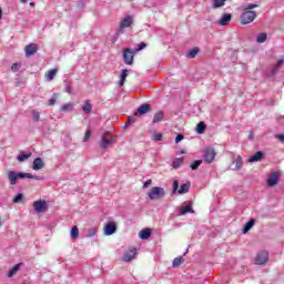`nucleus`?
I'll return each instance as SVG.
<instances>
[{
    "mask_svg": "<svg viewBox=\"0 0 284 284\" xmlns=\"http://www.w3.org/2000/svg\"><path fill=\"white\" fill-rule=\"evenodd\" d=\"M184 136L183 134H179L176 138H175V143H181V141H183Z\"/></svg>",
    "mask_w": 284,
    "mask_h": 284,
    "instance_id": "8fccbe9b",
    "label": "nucleus"
},
{
    "mask_svg": "<svg viewBox=\"0 0 284 284\" xmlns=\"http://www.w3.org/2000/svg\"><path fill=\"white\" fill-rule=\"evenodd\" d=\"M185 260H183V257H175L173 260V267H179V265L183 264Z\"/></svg>",
    "mask_w": 284,
    "mask_h": 284,
    "instance_id": "a19ab883",
    "label": "nucleus"
},
{
    "mask_svg": "<svg viewBox=\"0 0 284 284\" xmlns=\"http://www.w3.org/2000/svg\"><path fill=\"white\" fill-rule=\"evenodd\" d=\"M280 179H281V173L273 172L268 175L266 180V184L268 185V187H274L275 185H278Z\"/></svg>",
    "mask_w": 284,
    "mask_h": 284,
    "instance_id": "1a4fd4ad",
    "label": "nucleus"
},
{
    "mask_svg": "<svg viewBox=\"0 0 284 284\" xmlns=\"http://www.w3.org/2000/svg\"><path fill=\"white\" fill-rule=\"evenodd\" d=\"M30 6L34 7V2H30Z\"/></svg>",
    "mask_w": 284,
    "mask_h": 284,
    "instance_id": "13d9d810",
    "label": "nucleus"
},
{
    "mask_svg": "<svg viewBox=\"0 0 284 284\" xmlns=\"http://www.w3.org/2000/svg\"><path fill=\"white\" fill-rule=\"evenodd\" d=\"M225 1L227 0H213L212 8H214V10L217 8H223V6H225Z\"/></svg>",
    "mask_w": 284,
    "mask_h": 284,
    "instance_id": "7c9ffc66",
    "label": "nucleus"
},
{
    "mask_svg": "<svg viewBox=\"0 0 284 284\" xmlns=\"http://www.w3.org/2000/svg\"><path fill=\"white\" fill-rule=\"evenodd\" d=\"M132 23H134V19L132 18V16H126L120 21L119 29L114 34L115 41L116 39H119V37H121V34H123V30H125V28H130Z\"/></svg>",
    "mask_w": 284,
    "mask_h": 284,
    "instance_id": "f03ea898",
    "label": "nucleus"
},
{
    "mask_svg": "<svg viewBox=\"0 0 284 284\" xmlns=\"http://www.w3.org/2000/svg\"><path fill=\"white\" fill-rule=\"evenodd\" d=\"M54 103H57V98H51L49 100V105H54Z\"/></svg>",
    "mask_w": 284,
    "mask_h": 284,
    "instance_id": "603ef678",
    "label": "nucleus"
},
{
    "mask_svg": "<svg viewBox=\"0 0 284 284\" xmlns=\"http://www.w3.org/2000/svg\"><path fill=\"white\" fill-rule=\"evenodd\" d=\"M21 268V264H16L8 273V277L12 278V276H14V274H17L19 272V270Z\"/></svg>",
    "mask_w": 284,
    "mask_h": 284,
    "instance_id": "a878e982",
    "label": "nucleus"
},
{
    "mask_svg": "<svg viewBox=\"0 0 284 284\" xmlns=\"http://www.w3.org/2000/svg\"><path fill=\"white\" fill-rule=\"evenodd\" d=\"M128 125H130V121L125 123V126L128 128Z\"/></svg>",
    "mask_w": 284,
    "mask_h": 284,
    "instance_id": "4d7b16f0",
    "label": "nucleus"
},
{
    "mask_svg": "<svg viewBox=\"0 0 284 284\" xmlns=\"http://www.w3.org/2000/svg\"><path fill=\"white\" fill-rule=\"evenodd\" d=\"M30 156H32V153H26L23 151H21L18 155V161L19 163H23V161H28V159H30Z\"/></svg>",
    "mask_w": 284,
    "mask_h": 284,
    "instance_id": "4be33fe9",
    "label": "nucleus"
},
{
    "mask_svg": "<svg viewBox=\"0 0 284 284\" xmlns=\"http://www.w3.org/2000/svg\"><path fill=\"white\" fill-rule=\"evenodd\" d=\"M182 165H183V158H178L172 163V168H174V170L181 168Z\"/></svg>",
    "mask_w": 284,
    "mask_h": 284,
    "instance_id": "72a5a7b5",
    "label": "nucleus"
},
{
    "mask_svg": "<svg viewBox=\"0 0 284 284\" xmlns=\"http://www.w3.org/2000/svg\"><path fill=\"white\" fill-rule=\"evenodd\" d=\"M21 201H23V194L21 193L13 197V203H21Z\"/></svg>",
    "mask_w": 284,
    "mask_h": 284,
    "instance_id": "a18cd8bd",
    "label": "nucleus"
},
{
    "mask_svg": "<svg viewBox=\"0 0 284 284\" xmlns=\"http://www.w3.org/2000/svg\"><path fill=\"white\" fill-rule=\"evenodd\" d=\"M283 63H284V59L281 58L277 63L273 67V69L271 70V73L274 75V74H277L278 73V70H281V68L283 67Z\"/></svg>",
    "mask_w": 284,
    "mask_h": 284,
    "instance_id": "aec40b11",
    "label": "nucleus"
},
{
    "mask_svg": "<svg viewBox=\"0 0 284 284\" xmlns=\"http://www.w3.org/2000/svg\"><path fill=\"white\" fill-rule=\"evenodd\" d=\"M39 47L34 43L28 44L24 49L26 57H32V54H37Z\"/></svg>",
    "mask_w": 284,
    "mask_h": 284,
    "instance_id": "2eb2a0df",
    "label": "nucleus"
},
{
    "mask_svg": "<svg viewBox=\"0 0 284 284\" xmlns=\"http://www.w3.org/2000/svg\"><path fill=\"white\" fill-rule=\"evenodd\" d=\"M71 239H79V227L72 226L70 232Z\"/></svg>",
    "mask_w": 284,
    "mask_h": 284,
    "instance_id": "c9c22d12",
    "label": "nucleus"
},
{
    "mask_svg": "<svg viewBox=\"0 0 284 284\" xmlns=\"http://www.w3.org/2000/svg\"><path fill=\"white\" fill-rule=\"evenodd\" d=\"M163 116H164L163 111H159L153 116V123H161V121H163Z\"/></svg>",
    "mask_w": 284,
    "mask_h": 284,
    "instance_id": "c756f323",
    "label": "nucleus"
},
{
    "mask_svg": "<svg viewBox=\"0 0 284 284\" xmlns=\"http://www.w3.org/2000/svg\"><path fill=\"white\" fill-rule=\"evenodd\" d=\"M82 110L85 114H90L92 112V104H90V101H85L82 105Z\"/></svg>",
    "mask_w": 284,
    "mask_h": 284,
    "instance_id": "cd10ccee",
    "label": "nucleus"
},
{
    "mask_svg": "<svg viewBox=\"0 0 284 284\" xmlns=\"http://www.w3.org/2000/svg\"><path fill=\"white\" fill-rule=\"evenodd\" d=\"M267 41V33H260L256 38V43H265Z\"/></svg>",
    "mask_w": 284,
    "mask_h": 284,
    "instance_id": "f704fd0d",
    "label": "nucleus"
},
{
    "mask_svg": "<svg viewBox=\"0 0 284 284\" xmlns=\"http://www.w3.org/2000/svg\"><path fill=\"white\" fill-rule=\"evenodd\" d=\"M57 72H58L57 69H52L48 73H45L47 81H53L54 78L57 77Z\"/></svg>",
    "mask_w": 284,
    "mask_h": 284,
    "instance_id": "bb28decb",
    "label": "nucleus"
},
{
    "mask_svg": "<svg viewBox=\"0 0 284 284\" xmlns=\"http://www.w3.org/2000/svg\"><path fill=\"white\" fill-rule=\"evenodd\" d=\"M150 185H152V180H148L146 182H144L143 187H150Z\"/></svg>",
    "mask_w": 284,
    "mask_h": 284,
    "instance_id": "864d4df0",
    "label": "nucleus"
},
{
    "mask_svg": "<svg viewBox=\"0 0 284 284\" xmlns=\"http://www.w3.org/2000/svg\"><path fill=\"white\" fill-rule=\"evenodd\" d=\"M163 140V134H155L154 135V141H162Z\"/></svg>",
    "mask_w": 284,
    "mask_h": 284,
    "instance_id": "3c124183",
    "label": "nucleus"
},
{
    "mask_svg": "<svg viewBox=\"0 0 284 284\" xmlns=\"http://www.w3.org/2000/svg\"><path fill=\"white\" fill-rule=\"evenodd\" d=\"M21 1V3H26V1H28V0H20Z\"/></svg>",
    "mask_w": 284,
    "mask_h": 284,
    "instance_id": "6e6d98bb",
    "label": "nucleus"
},
{
    "mask_svg": "<svg viewBox=\"0 0 284 284\" xmlns=\"http://www.w3.org/2000/svg\"><path fill=\"white\" fill-rule=\"evenodd\" d=\"M122 57L125 65H132L134 63V51L132 49H124Z\"/></svg>",
    "mask_w": 284,
    "mask_h": 284,
    "instance_id": "423d86ee",
    "label": "nucleus"
},
{
    "mask_svg": "<svg viewBox=\"0 0 284 284\" xmlns=\"http://www.w3.org/2000/svg\"><path fill=\"white\" fill-rule=\"evenodd\" d=\"M44 165L45 164L43 163V160L41 158H37L33 161L32 170H36V171L43 170Z\"/></svg>",
    "mask_w": 284,
    "mask_h": 284,
    "instance_id": "a211bd4d",
    "label": "nucleus"
},
{
    "mask_svg": "<svg viewBox=\"0 0 284 284\" xmlns=\"http://www.w3.org/2000/svg\"><path fill=\"white\" fill-rule=\"evenodd\" d=\"M203 163V160H196L191 163V170H199V166Z\"/></svg>",
    "mask_w": 284,
    "mask_h": 284,
    "instance_id": "ea45409f",
    "label": "nucleus"
},
{
    "mask_svg": "<svg viewBox=\"0 0 284 284\" xmlns=\"http://www.w3.org/2000/svg\"><path fill=\"white\" fill-rule=\"evenodd\" d=\"M90 136H92V131L87 130L84 138H83V142L88 143V141H90Z\"/></svg>",
    "mask_w": 284,
    "mask_h": 284,
    "instance_id": "37998d69",
    "label": "nucleus"
},
{
    "mask_svg": "<svg viewBox=\"0 0 284 284\" xmlns=\"http://www.w3.org/2000/svg\"><path fill=\"white\" fill-rule=\"evenodd\" d=\"M104 234L105 236H112L116 232V223L115 222H109L104 225Z\"/></svg>",
    "mask_w": 284,
    "mask_h": 284,
    "instance_id": "9b49d317",
    "label": "nucleus"
},
{
    "mask_svg": "<svg viewBox=\"0 0 284 284\" xmlns=\"http://www.w3.org/2000/svg\"><path fill=\"white\" fill-rule=\"evenodd\" d=\"M178 192L180 194H187V192H190V182L182 184Z\"/></svg>",
    "mask_w": 284,
    "mask_h": 284,
    "instance_id": "c85d7f7f",
    "label": "nucleus"
},
{
    "mask_svg": "<svg viewBox=\"0 0 284 284\" xmlns=\"http://www.w3.org/2000/svg\"><path fill=\"white\" fill-rule=\"evenodd\" d=\"M196 54H199V49H191L186 55L189 57V59H194Z\"/></svg>",
    "mask_w": 284,
    "mask_h": 284,
    "instance_id": "58836bf2",
    "label": "nucleus"
},
{
    "mask_svg": "<svg viewBox=\"0 0 284 284\" xmlns=\"http://www.w3.org/2000/svg\"><path fill=\"white\" fill-rule=\"evenodd\" d=\"M150 110H152L150 104H141L135 112V116H143V114H148Z\"/></svg>",
    "mask_w": 284,
    "mask_h": 284,
    "instance_id": "f8f14e48",
    "label": "nucleus"
},
{
    "mask_svg": "<svg viewBox=\"0 0 284 284\" xmlns=\"http://www.w3.org/2000/svg\"><path fill=\"white\" fill-rule=\"evenodd\" d=\"M33 209L38 214H41V212H45L48 210V202L41 200L34 201Z\"/></svg>",
    "mask_w": 284,
    "mask_h": 284,
    "instance_id": "9d476101",
    "label": "nucleus"
},
{
    "mask_svg": "<svg viewBox=\"0 0 284 284\" xmlns=\"http://www.w3.org/2000/svg\"><path fill=\"white\" fill-rule=\"evenodd\" d=\"M64 92H67L68 94H73L74 93V90L72 89V84H70V82H65Z\"/></svg>",
    "mask_w": 284,
    "mask_h": 284,
    "instance_id": "4c0bfd02",
    "label": "nucleus"
},
{
    "mask_svg": "<svg viewBox=\"0 0 284 284\" xmlns=\"http://www.w3.org/2000/svg\"><path fill=\"white\" fill-rule=\"evenodd\" d=\"M31 114H32V119L36 123H39V121H41V113L39 111L32 110Z\"/></svg>",
    "mask_w": 284,
    "mask_h": 284,
    "instance_id": "473e14b6",
    "label": "nucleus"
},
{
    "mask_svg": "<svg viewBox=\"0 0 284 284\" xmlns=\"http://www.w3.org/2000/svg\"><path fill=\"white\" fill-rule=\"evenodd\" d=\"M267 261H270V253H267V251H261L255 256L256 265H265Z\"/></svg>",
    "mask_w": 284,
    "mask_h": 284,
    "instance_id": "0eeeda50",
    "label": "nucleus"
},
{
    "mask_svg": "<svg viewBox=\"0 0 284 284\" xmlns=\"http://www.w3.org/2000/svg\"><path fill=\"white\" fill-rule=\"evenodd\" d=\"M187 213H191V214H194V210L192 209V206L190 205H186V206H183L181 210H180V216H183Z\"/></svg>",
    "mask_w": 284,
    "mask_h": 284,
    "instance_id": "393cba45",
    "label": "nucleus"
},
{
    "mask_svg": "<svg viewBox=\"0 0 284 284\" xmlns=\"http://www.w3.org/2000/svg\"><path fill=\"white\" fill-rule=\"evenodd\" d=\"M24 179H34V181H43V176L33 175L32 173H24Z\"/></svg>",
    "mask_w": 284,
    "mask_h": 284,
    "instance_id": "e433bc0d",
    "label": "nucleus"
},
{
    "mask_svg": "<svg viewBox=\"0 0 284 284\" xmlns=\"http://www.w3.org/2000/svg\"><path fill=\"white\" fill-rule=\"evenodd\" d=\"M206 129H207V125L204 122H200L196 126V132L197 134H203Z\"/></svg>",
    "mask_w": 284,
    "mask_h": 284,
    "instance_id": "2f4dec72",
    "label": "nucleus"
},
{
    "mask_svg": "<svg viewBox=\"0 0 284 284\" xmlns=\"http://www.w3.org/2000/svg\"><path fill=\"white\" fill-rule=\"evenodd\" d=\"M11 70H12V72H19V70H21V64H19V63H13V64L11 65Z\"/></svg>",
    "mask_w": 284,
    "mask_h": 284,
    "instance_id": "c03bdc74",
    "label": "nucleus"
},
{
    "mask_svg": "<svg viewBox=\"0 0 284 284\" xmlns=\"http://www.w3.org/2000/svg\"><path fill=\"white\" fill-rule=\"evenodd\" d=\"M275 139H277V141H280L281 143H284V134H277Z\"/></svg>",
    "mask_w": 284,
    "mask_h": 284,
    "instance_id": "09e8293b",
    "label": "nucleus"
},
{
    "mask_svg": "<svg viewBox=\"0 0 284 284\" xmlns=\"http://www.w3.org/2000/svg\"><path fill=\"white\" fill-rule=\"evenodd\" d=\"M203 159L205 163H213L216 159V151L212 148H205L203 151Z\"/></svg>",
    "mask_w": 284,
    "mask_h": 284,
    "instance_id": "39448f33",
    "label": "nucleus"
},
{
    "mask_svg": "<svg viewBox=\"0 0 284 284\" xmlns=\"http://www.w3.org/2000/svg\"><path fill=\"white\" fill-rule=\"evenodd\" d=\"M114 141V138L110 135V132H105L101 138H100V148L102 150H108L110 145H112Z\"/></svg>",
    "mask_w": 284,
    "mask_h": 284,
    "instance_id": "20e7f679",
    "label": "nucleus"
},
{
    "mask_svg": "<svg viewBox=\"0 0 284 284\" xmlns=\"http://www.w3.org/2000/svg\"><path fill=\"white\" fill-rule=\"evenodd\" d=\"M145 48H148V44L145 42H141L140 44H138L135 52H141V50H145Z\"/></svg>",
    "mask_w": 284,
    "mask_h": 284,
    "instance_id": "79ce46f5",
    "label": "nucleus"
},
{
    "mask_svg": "<svg viewBox=\"0 0 284 284\" xmlns=\"http://www.w3.org/2000/svg\"><path fill=\"white\" fill-rule=\"evenodd\" d=\"M173 192H179V181L178 180L173 181Z\"/></svg>",
    "mask_w": 284,
    "mask_h": 284,
    "instance_id": "de8ad7c7",
    "label": "nucleus"
},
{
    "mask_svg": "<svg viewBox=\"0 0 284 284\" xmlns=\"http://www.w3.org/2000/svg\"><path fill=\"white\" fill-rule=\"evenodd\" d=\"M263 156H265V154L263 153V151H257L254 155H252L251 158H248L247 162L248 163H256L258 161H263Z\"/></svg>",
    "mask_w": 284,
    "mask_h": 284,
    "instance_id": "dca6fc26",
    "label": "nucleus"
},
{
    "mask_svg": "<svg viewBox=\"0 0 284 284\" xmlns=\"http://www.w3.org/2000/svg\"><path fill=\"white\" fill-rule=\"evenodd\" d=\"M232 21V13H223L222 17L216 21L217 26H227Z\"/></svg>",
    "mask_w": 284,
    "mask_h": 284,
    "instance_id": "4468645a",
    "label": "nucleus"
},
{
    "mask_svg": "<svg viewBox=\"0 0 284 284\" xmlns=\"http://www.w3.org/2000/svg\"><path fill=\"white\" fill-rule=\"evenodd\" d=\"M139 236L142 239V241H145L152 236V231L150 229H143L139 232Z\"/></svg>",
    "mask_w": 284,
    "mask_h": 284,
    "instance_id": "6ab92c4d",
    "label": "nucleus"
},
{
    "mask_svg": "<svg viewBox=\"0 0 284 284\" xmlns=\"http://www.w3.org/2000/svg\"><path fill=\"white\" fill-rule=\"evenodd\" d=\"M26 173H19L16 171H9L8 172V179L10 185H17V179H26Z\"/></svg>",
    "mask_w": 284,
    "mask_h": 284,
    "instance_id": "6e6552de",
    "label": "nucleus"
},
{
    "mask_svg": "<svg viewBox=\"0 0 284 284\" xmlns=\"http://www.w3.org/2000/svg\"><path fill=\"white\" fill-rule=\"evenodd\" d=\"M148 196L151 201H159V199H163V196H165V189L161 186H153L149 190Z\"/></svg>",
    "mask_w": 284,
    "mask_h": 284,
    "instance_id": "7ed1b4c3",
    "label": "nucleus"
},
{
    "mask_svg": "<svg viewBox=\"0 0 284 284\" xmlns=\"http://www.w3.org/2000/svg\"><path fill=\"white\" fill-rule=\"evenodd\" d=\"M256 222L254 221V219H251L248 222H246V224L243 227V234H247V232H250V230H252V227H254V224Z\"/></svg>",
    "mask_w": 284,
    "mask_h": 284,
    "instance_id": "5701e85b",
    "label": "nucleus"
},
{
    "mask_svg": "<svg viewBox=\"0 0 284 284\" xmlns=\"http://www.w3.org/2000/svg\"><path fill=\"white\" fill-rule=\"evenodd\" d=\"M72 110H74V103H72V102H68V103L63 104L60 109V111H62V112H72Z\"/></svg>",
    "mask_w": 284,
    "mask_h": 284,
    "instance_id": "b1692460",
    "label": "nucleus"
},
{
    "mask_svg": "<svg viewBox=\"0 0 284 284\" xmlns=\"http://www.w3.org/2000/svg\"><path fill=\"white\" fill-rule=\"evenodd\" d=\"M97 232H98V230L97 229H90L89 230V232H88V236L90 237V239H92V236H97Z\"/></svg>",
    "mask_w": 284,
    "mask_h": 284,
    "instance_id": "49530a36",
    "label": "nucleus"
},
{
    "mask_svg": "<svg viewBox=\"0 0 284 284\" xmlns=\"http://www.w3.org/2000/svg\"><path fill=\"white\" fill-rule=\"evenodd\" d=\"M243 168V158L241 155H237L236 159L231 164V170L236 172L237 170H241Z\"/></svg>",
    "mask_w": 284,
    "mask_h": 284,
    "instance_id": "ddd939ff",
    "label": "nucleus"
},
{
    "mask_svg": "<svg viewBox=\"0 0 284 284\" xmlns=\"http://www.w3.org/2000/svg\"><path fill=\"white\" fill-rule=\"evenodd\" d=\"M134 256H136V248L128 251L123 256L124 263H130V261H133Z\"/></svg>",
    "mask_w": 284,
    "mask_h": 284,
    "instance_id": "f3484780",
    "label": "nucleus"
},
{
    "mask_svg": "<svg viewBox=\"0 0 284 284\" xmlns=\"http://www.w3.org/2000/svg\"><path fill=\"white\" fill-rule=\"evenodd\" d=\"M126 79H128V69H123L120 74V82H119L120 88H123V85H125Z\"/></svg>",
    "mask_w": 284,
    "mask_h": 284,
    "instance_id": "412c9836",
    "label": "nucleus"
},
{
    "mask_svg": "<svg viewBox=\"0 0 284 284\" xmlns=\"http://www.w3.org/2000/svg\"><path fill=\"white\" fill-rule=\"evenodd\" d=\"M2 17H3V10H1V8H0V20Z\"/></svg>",
    "mask_w": 284,
    "mask_h": 284,
    "instance_id": "5fc2aeb1",
    "label": "nucleus"
},
{
    "mask_svg": "<svg viewBox=\"0 0 284 284\" xmlns=\"http://www.w3.org/2000/svg\"><path fill=\"white\" fill-rule=\"evenodd\" d=\"M254 8H258V4L250 3L243 9V11L240 16V23L242 26H247V24L252 23L254 21V19H256V17H258L256 11H254Z\"/></svg>",
    "mask_w": 284,
    "mask_h": 284,
    "instance_id": "f257e3e1",
    "label": "nucleus"
}]
</instances>
